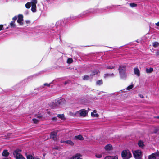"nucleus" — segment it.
Returning a JSON list of instances; mask_svg holds the SVG:
<instances>
[{
    "label": "nucleus",
    "mask_w": 159,
    "mask_h": 159,
    "mask_svg": "<svg viewBox=\"0 0 159 159\" xmlns=\"http://www.w3.org/2000/svg\"><path fill=\"white\" fill-rule=\"evenodd\" d=\"M3 159H9L8 158H3Z\"/></svg>",
    "instance_id": "de8ad7c7"
},
{
    "label": "nucleus",
    "mask_w": 159,
    "mask_h": 159,
    "mask_svg": "<svg viewBox=\"0 0 159 159\" xmlns=\"http://www.w3.org/2000/svg\"><path fill=\"white\" fill-rule=\"evenodd\" d=\"M107 69H112L114 68V67L112 66H107Z\"/></svg>",
    "instance_id": "e433bc0d"
},
{
    "label": "nucleus",
    "mask_w": 159,
    "mask_h": 159,
    "mask_svg": "<svg viewBox=\"0 0 159 159\" xmlns=\"http://www.w3.org/2000/svg\"><path fill=\"white\" fill-rule=\"evenodd\" d=\"M37 0H32L31 2V10L32 12H35L36 11V4L37 3Z\"/></svg>",
    "instance_id": "0eeeda50"
},
{
    "label": "nucleus",
    "mask_w": 159,
    "mask_h": 159,
    "mask_svg": "<svg viewBox=\"0 0 159 159\" xmlns=\"http://www.w3.org/2000/svg\"><path fill=\"white\" fill-rule=\"evenodd\" d=\"M11 134H7V136H8V137H6V138H10V137L9 136L10 135H11Z\"/></svg>",
    "instance_id": "37998d69"
},
{
    "label": "nucleus",
    "mask_w": 159,
    "mask_h": 159,
    "mask_svg": "<svg viewBox=\"0 0 159 159\" xmlns=\"http://www.w3.org/2000/svg\"><path fill=\"white\" fill-rule=\"evenodd\" d=\"M23 16L22 15L20 14L18 16V19L17 20V22L21 25L23 24Z\"/></svg>",
    "instance_id": "9d476101"
},
{
    "label": "nucleus",
    "mask_w": 159,
    "mask_h": 159,
    "mask_svg": "<svg viewBox=\"0 0 159 159\" xmlns=\"http://www.w3.org/2000/svg\"><path fill=\"white\" fill-rule=\"evenodd\" d=\"M119 70L121 78L122 79L125 78L126 75L125 74L126 67L124 66H120L119 68Z\"/></svg>",
    "instance_id": "f257e3e1"
},
{
    "label": "nucleus",
    "mask_w": 159,
    "mask_h": 159,
    "mask_svg": "<svg viewBox=\"0 0 159 159\" xmlns=\"http://www.w3.org/2000/svg\"><path fill=\"white\" fill-rule=\"evenodd\" d=\"M44 86H47L48 87H49L50 86V84H48L47 83H45L44 84Z\"/></svg>",
    "instance_id": "ea45409f"
},
{
    "label": "nucleus",
    "mask_w": 159,
    "mask_h": 159,
    "mask_svg": "<svg viewBox=\"0 0 159 159\" xmlns=\"http://www.w3.org/2000/svg\"><path fill=\"white\" fill-rule=\"evenodd\" d=\"M156 55H159V52H156Z\"/></svg>",
    "instance_id": "a18cd8bd"
},
{
    "label": "nucleus",
    "mask_w": 159,
    "mask_h": 159,
    "mask_svg": "<svg viewBox=\"0 0 159 159\" xmlns=\"http://www.w3.org/2000/svg\"><path fill=\"white\" fill-rule=\"evenodd\" d=\"M17 19L16 16H15L13 18V20L14 21V22L16 21V20Z\"/></svg>",
    "instance_id": "58836bf2"
},
{
    "label": "nucleus",
    "mask_w": 159,
    "mask_h": 159,
    "mask_svg": "<svg viewBox=\"0 0 159 159\" xmlns=\"http://www.w3.org/2000/svg\"><path fill=\"white\" fill-rule=\"evenodd\" d=\"M134 72L135 75L139 77L140 76V72L138 68H135L134 69Z\"/></svg>",
    "instance_id": "f8f14e48"
},
{
    "label": "nucleus",
    "mask_w": 159,
    "mask_h": 159,
    "mask_svg": "<svg viewBox=\"0 0 159 159\" xmlns=\"http://www.w3.org/2000/svg\"><path fill=\"white\" fill-rule=\"evenodd\" d=\"M97 84L98 85H100L102 84V80H99L97 81Z\"/></svg>",
    "instance_id": "c85d7f7f"
},
{
    "label": "nucleus",
    "mask_w": 159,
    "mask_h": 159,
    "mask_svg": "<svg viewBox=\"0 0 159 159\" xmlns=\"http://www.w3.org/2000/svg\"><path fill=\"white\" fill-rule=\"evenodd\" d=\"M99 72V70H96L94 71L93 72L91 75H95V74H97Z\"/></svg>",
    "instance_id": "c756f323"
},
{
    "label": "nucleus",
    "mask_w": 159,
    "mask_h": 159,
    "mask_svg": "<svg viewBox=\"0 0 159 159\" xmlns=\"http://www.w3.org/2000/svg\"><path fill=\"white\" fill-rule=\"evenodd\" d=\"M133 154L134 157L137 159H140L142 156V153L141 151L139 150L133 152Z\"/></svg>",
    "instance_id": "20e7f679"
},
{
    "label": "nucleus",
    "mask_w": 159,
    "mask_h": 159,
    "mask_svg": "<svg viewBox=\"0 0 159 159\" xmlns=\"http://www.w3.org/2000/svg\"><path fill=\"white\" fill-rule=\"evenodd\" d=\"M89 78V76L87 75H84L83 77V79L84 80H88Z\"/></svg>",
    "instance_id": "72a5a7b5"
},
{
    "label": "nucleus",
    "mask_w": 159,
    "mask_h": 159,
    "mask_svg": "<svg viewBox=\"0 0 159 159\" xmlns=\"http://www.w3.org/2000/svg\"><path fill=\"white\" fill-rule=\"evenodd\" d=\"M157 118L159 119V116H157Z\"/></svg>",
    "instance_id": "09e8293b"
},
{
    "label": "nucleus",
    "mask_w": 159,
    "mask_h": 159,
    "mask_svg": "<svg viewBox=\"0 0 159 159\" xmlns=\"http://www.w3.org/2000/svg\"><path fill=\"white\" fill-rule=\"evenodd\" d=\"M9 154V153L8 152V151L7 150H3L2 155L3 156L7 157Z\"/></svg>",
    "instance_id": "dca6fc26"
},
{
    "label": "nucleus",
    "mask_w": 159,
    "mask_h": 159,
    "mask_svg": "<svg viewBox=\"0 0 159 159\" xmlns=\"http://www.w3.org/2000/svg\"><path fill=\"white\" fill-rule=\"evenodd\" d=\"M129 5L132 8L136 7L137 6L136 4L134 3H131Z\"/></svg>",
    "instance_id": "a878e982"
},
{
    "label": "nucleus",
    "mask_w": 159,
    "mask_h": 159,
    "mask_svg": "<svg viewBox=\"0 0 159 159\" xmlns=\"http://www.w3.org/2000/svg\"><path fill=\"white\" fill-rule=\"evenodd\" d=\"M95 156L97 158H101L102 157V154L96 153Z\"/></svg>",
    "instance_id": "393cba45"
},
{
    "label": "nucleus",
    "mask_w": 159,
    "mask_h": 159,
    "mask_svg": "<svg viewBox=\"0 0 159 159\" xmlns=\"http://www.w3.org/2000/svg\"><path fill=\"white\" fill-rule=\"evenodd\" d=\"M49 106L52 109H56L59 108L56 101L54 102H52L50 103L49 104Z\"/></svg>",
    "instance_id": "1a4fd4ad"
},
{
    "label": "nucleus",
    "mask_w": 159,
    "mask_h": 159,
    "mask_svg": "<svg viewBox=\"0 0 159 159\" xmlns=\"http://www.w3.org/2000/svg\"><path fill=\"white\" fill-rule=\"evenodd\" d=\"M31 5V2H28L25 5V7L27 8H30Z\"/></svg>",
    "instance_id": "b1692460"
},
{
    "label": "nucleus",
    "mask_w": 159,
    "mask_h": 159,
    "mask_svg": "<svg viewBox=\"0 0 159 159\" xmlns=\"http://www.w3.org/2000/svg\"><path fill=\"white\" fill-rule=\"evenodd\" d=\"M27 159H39L38 158L34 157L32 155H30L27 156Z\"/></svg>",
    "instance_id": "4be33fe9"
},
{
    "label": "nucleus",
    "mask_w": 159,
    "mask_h": 159,
    "mask_svg": "<svg viewBox=\"0 0 159 159\" xmlns=\"http://www.w3.org/2000/svg\"><path fill=\"white\" fill-rule=\"evenodd\" d=\"M52 119L53 121H56L57 120V118L56 117H54L52 118Z\"/></svg>",
    "instance_id": "4c0bfd02"
},
{
    "label": "nucleus",
    "mask_w": 159,
    "mask_h": 159,
    "mask_svg": "<svg viewBox=\"0 0 159 159\" xmlns=\"http://www.w3.org/2000/svg\"><path fill=\"white\" fill-rule=\"evenodd\" d=\"M104 159H118V157L117 156H107Z\"/></svg>",
    "instance_id": "a211bd4d"
},
{
    "label": "nucleus",
    "mask_w": 159,
    "mask_h": 159,
    "mask_svg": "<svg viewBox=\"0 0 159 159\" xmlns=\"http://www.w3.org/2000/svg\"><path fill=\"white\" fill-rule=\"evenodd\" d=\"M87 12H86L85 13H92V12H93V11H86Z\"/></svg>",
    "instance_id": "a19ab883"
},
{
    "label": "nucleus",
    "mask_w": 159,
    "mask_h": 159,
    "mask_svg": "<svg viewBox=\"0 0 159 159\" xmlns=\"http://www.w3.org/2000/svg\"><path fill=\"white\" fill-rule=\"evenodd\" d=\"M55 101L59 108L61 107L63 104L64 103V100L61 98L57 99Z\"/></svg>",
    "instance_id": "6e6552de"
},
{
    "label": "nucleus",
    "mask_w": 159,
    "mask_h": 159,
    "mask_svg": "<svg viewBox=\"0 0 159 159\" xmlns=\"http://www.w3.org/2000/svg\"><path fill=\"white\" fill-rule=\"evenodd\" d=\"M65 141H63V140H61L60 142L61 143H65V142H64Z\"/></svg>",
    "instance_id": "c03bdc74"
},
{
    "label": "nucleus",
    "mask_w": 159,
    "mask_h": 159,
    "mask_svg": "<svg viewBox=\"0 0 159 159\" xmlns=\"http://www.w3.org/2000/svg\"><path fill=\"white\" fill-rule=\"evenodd\" d=\"M78 116L85 117L87 116L88 113V111L84 109L80 110L78 111Z\"/></svg>",
    "instance_id": "39448f33"
},
{
    "label": "nucleus",
    "mask_w": 159,
    "mask_h": 159,
    "mask_svg": "<svg viewBox=\"0 0 159 159\" xmlns=\"http://www.w3.org/2000/svg\"><path fill=\"white\" fill-rule=\"evenodd\" d=\"M140 97H143V96H140Z\"/></svg>",
    "instance_id": "8fccbe9b"
},
{
    "label": "nucleus",
    "mask_w": 159,
    "mask_h": 159,
    "mask_svg": "<svg viewBox=\"0 0 159 159\" xmlns=\"http://www.w3.org/2000/svg\"><path fill=\"white\" fill-rule=\"evenodd\" d=\"M105 149L107 151H109L112 149V146L111 144H108L105 147Z\"/></svg>",
    "instance_id": "f3484780"
},
{
    "label": "nucleus",
    "mask_w": 159,
    "mask_h": 159,
    "mask_svg": "<svg viewBox=\"0 0 159 159\" xmlns=\"http://www.w3.org/2000/svg\"><path fill=\"white\" fill-rule=\"evenodd\" d=\"M91 115L92 116L94 117H98L99 116V115L98 114H94L93 112L91 113Z\"/></svg>",
    "instance_id": "cd10ccee"
},
{
    "label": "nucleus",
    "mask_w": 159,
    "mask_h": 159,
    "mask_svg": "<svg viewBox=\"0 0 159 159\" xmlns=\"http://www.w3.org/2000/svg\"><path fill=\"white\" fill-rule=\"evenodd\" d=\"M96 112H97L96 111V110H94V111H93V113H96Z\"/></svg>",
    "instance_id": "49530a36"
},
{
    "label": "nucleus",
    "mask_w": 159,
    "mask_h": 159,
    "mask_svg": "<svg viewBox=\"0 0 159 159\" xmlns=\"http://www.w3.org/2000/svg\"><path fill=\"white\" fill-rule=\"evenodd\" d=\"M155 25L156 26L159 27V22H158L157 23H156L155 24Z\"/></svg>",
    "instance_id": "79ce46f5"
},
{
    "label": "nucleus",
    "mask_w": 159,
    "mask_h": 159,
    "mask_svg": "<svg viewBox=\"0 0 159 159\" xmlns=\"http://www.w3.org/2000/svg\"><path fill=\"white\" fill-rule=\"evenodd\" d=\"M33 121L35 123H37L38 121V120L36 119H33Z\"/></svg>",
    "instance_id": "f704fd0d"
},
{
    "label": "nucleus",
    "mask_w": 159,
    "mask_h": 159,
    "mask_svg": "<svg viewBox=\"0 0 159 159\" xmlns=\"http://www.w3.org/2000/svg\"><path fill=\"white\" fill-rule=\"evenodd\" d=\"M134 87V85L132 84V85H130L128 86L127 87V90H130V89H132Z\"/></svg>",
    "instance_id": "2f4dec72"
},
{
    "label": "nucleus",
    "mask_w": 159,
    "mask_h": 159,
    "mask_svg": "<svg viewBox=\"0 0 159 159\" xmlns=\"http://www.w3.org/2000/svg\"><path fill=\"white\" fill-rule=\"evenodd\" d=\"M10 25L11 27H13L14 28V27H15V25L14 23V22H11L10 23Z\"/></svg>",
    "instance_id": "473e14b6"
},
{
    "label": "nucleus",
    "mask_w": 159,
    "mask_h": 159,
    "mask_svg": "<svg viewBox=\"0 0 159 159\" xmlns=\"http://www.w3.org/2000/svg\"><path fill=\"white\" fill-rule=\"evenodd\" d=\"M74 139L75 140L78 139L80 140H82L84 139V138L81 135H79L75 136Z\"/></svg>",
    "instance_id": "ddd939ff"
},
{
    "label": "nucleus",
    "mask_w": 159,
    "mask_h": 159,
    "mask_svg": "<svg viewBox=\"0 0 159 159\" xmlns=\"http://www.w3.org/2000/svg\"><path fill=\"white\" fill-rule=\"evenodd\" d=\"M123 159H129L132 156L130 152L128 150H124L121 153Z\"/></svg>",
    "instance_id": "f03ea898"
},
{
    "label": "nucleus",
    "mask_w": 159,
    "mask_h": 159,
    "mask_svg": "<svg viewBox=\"0 0 159 159\" xmlns=\"http://www.w3.org/2000/svg\"><path fill=\"white\" fill-rule=\"evenodd\" d=\"M148 159H159V152L157 150L156 152L153 153H152L148 157Z\"/></svg>",
    "instance_id": "423d86ee"
},
{
    "label": "nucleus",
    "mask_w": 159,
    "mask_h": 159,
    "mask_svg": "<svg viewBox=\"0 0 159 159\" xmlns=\"http://www.w3.org/2000/svg\"><path fill=\"white\" fill-rule=\"evenodd\" d=\"M50 138L54 140H56L57 139V134L56 132H52L50 134Z\"/></svg>",
    "instance_id": "9b49d317"
},
{
    "label": "nucleus",
    "mask_w": 159,
    "mask_h": 159,
    "mask_svg": "<svg viewBox=\"0 0 159 159\" xmlns=\"http://www.w3.org/2000/svg\"><path fill=\"white\" fill-rule=\"evenodd\" d=\"M65 143L70 145L71 146H73L74 145V143L71 141V140H67L66 141H65Z\"/></svg>",
    "instance_id": "2eb2a0df"
},
{
    "label": "nucleus",
    "mask_w": 159,
    "mask_h": 159,
    "mask_svg": "<svg viewBox=\"0 0 159 159\" xmlns=\"http://www.w3.org/2000/svg\"><path fill=\"white\" fill-rule=\"evenodd\" d=\"M3 25H0V31L3 30Z\"/></svg>",
    "instance_id": "c9c22d12"
},
{
    "label": "nucleus",
    "mask_w": 159,
    "mask_h": 159,
    "mask_svg": "<svg viewBox=\"0 0 159 159\" xmlns=\"http://www.w3.org/2000/svg\"><path fill=\"white\" fill-rule=\"evenodd\" d=\"M153 71V69L152 68H150L149 69L147 68L146 70V71L147 73H150L152 72Z\"/></svg>",
    "instance_id": "412c9836"
},
{
    "label": "nucleus",
    "mask_w": 159,
    "mask_h": 159,
    "mask_svg": "<svg viewBox=\"0 0 159 159\" xmlns=\"http://www.w3.org/2000/svg\"><path fill=\"white\" fill-rule=\"evenodd\" d=\"M70 115L73 116H78V111L74 112H70Z\"/></svg>",
    "instance_id": "aec40b11"
},
{
    "label": "nucleus",
    "mask_w": 159,
    "mask_h": 159,
    "mask_svg": "<svg viewBox=\"0 0 159 159\" xmlns=\"http://www.w3.org/2000/svg\"><path fill=\"white\" fill-rule=\"evenodd\" d=\"M159 45V43L157 42H155L153 43V46L154 47H156Z\"/></svg>",
    "instance_id": "bb28decb"
},
{
    "label": "nucleus",
    "mask_w": 159,
    "mask_h": 159,
    "mask_svg": "<svg viewBox=\"0 0 159 159\" xmlns=\"http://www.w3.org/2000/svg\"><path fill=\"white\" fill-rule=\"evenodd\" d=\"M138 145L141 148H143L144 146L143 142L141 140H140L139 141Z\"/></svg>",
    "instance_id": "4468645a"
},
{
    "label": "nucleus",
    "mask_w": 159,
    "mask_h": 159,
    "mask_svg": "<svg viewBox=\"0 0 159 159\" xmlns=\"http://www.w3.org/2000/svg\"><path fill=\"white\" fill-rule=\"evenodd\" d=\"M73 61V60L72 58H68L67 60V63L69 64L71 63Z\"/></svg>",
    "instance_id": "7c9ffc66"
},
{
    "label": "nucleus",
    "mask_w": 159,
    "mask_h": 159,
    "mask_svg": "<svg viewBox=\"0 0 159 159\" xmlns=\"http://www.w3.org/2000/svg\"><path fill=\"white\" fill-rule=\"evenodd\" d=\"M114 74H106L104 75V77L105 78L108 77H111L113 76H114Z\"/></svg>",
    "instance_id": "5701e85b"
},
{
    "label": "nucleus",
    "mask_w": 159,
    "mask_h": 159,
    "mask_svg": "<svg viewBox=\"0 0 159 159\" xmlns=\"http://www.w3.org/2000/svg\"><path fill=\"white\" fill-rule=\"evenodd\" d=\"M57 116L59 118L61 119L62 120H65L66 118L65 117L64 115L62 114H58Z\"/></svg>",
    "instance_id": "6ab92c4d"
},
{
    "label": "nucleus",
    "mask_w": 159,
    "mask_h": 159,
    "mask_svg": "<svg viewBox=\"0 0 159 159\" xmlns=\"http://www.w3.org/2000/svg\"><path fill=\"white\" fill-rule=\"evenodd\" d=\"M21 151L20 150L16 149L13 152V154L16 159H24V157L20 153Z\"/></svg>",
    "instance_id": "7ed1b4c3"
}]
</instances>
